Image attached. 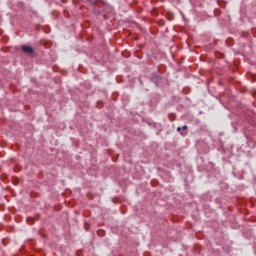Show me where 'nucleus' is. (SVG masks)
<instances>
[{"mask_svg":"<svg viewBox=\"0 0 256 256\" xmlns=\"http://www.w3.org/2000/svg\"><path fill=\"white\" fill-rule=\"evenodd\" d=\"M22 51H24L26 55H33L35 53V48H33V46L24 45L22 46Z\"/></svg>","mask_w":256,"mask_h":256,"instance_id":"nucleus-1","label":"nucleus"},{"mask_svg":"<svg viewBox=\"0 0 256 256\" xmlns=\"http://www.w3.org/2000/svg\"><path fill=\"white\" fill-rule=\"evenodd\" d=\"M161 76H159L157 73H153L151 76V81H153L155 83V85H157V87H159V83H161Z\"/></svg>","mask_w":256,"mask_h":256,"instance_id":"nucleus-2","label":"nucleus"},{"mask_svg":"<svg viewBox=\"0 0 256 256\" xmlns=\"http://www.w3.org/2000/svg\"><path fill=\"white\" fill-rule=\"evenodd\" d=\"M177 132L180 133V135H182L183 137H185V135H187V132H183V128H181V127L177 128Z\"/></svg>","mask_w":256,"mask_h":256,"instance_id":"nucleus-3","label":"nucleus"},{"mask_svg":"<svg viewBox=\"0 0 256 256\" xmlns=\"http://www.w3.org/2000/svg\"><path fill=\"white\" fill-rule=\"evenodd\" d=\"M187 129H188L187 125H184V126L182 127V131H187Z\"/></svg>","mask_w":256,"mask_h":256,"instance_id":"nucleus-4","label":"nucleus"}]
</instances>
